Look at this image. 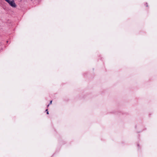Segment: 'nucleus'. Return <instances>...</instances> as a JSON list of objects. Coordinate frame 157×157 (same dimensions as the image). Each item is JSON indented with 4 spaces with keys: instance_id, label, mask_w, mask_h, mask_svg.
Returning a JSON list of instances; mask_svg holds the SVG:
<instances>
[{
    "instance_id": "1",
    "label": "nucleus",
    "mask_w": 157,
    "mask_h": 157,
    "mask_svg": "<svg viewBox=\"0 0 157 157\" xmlns=\"http://www.w3.org/2000/svg\"><path fill=\"white\" fill-rule=\"evenodd\" d=\"M5 1L9 3L11 6L14 8L16 7V5L14 0H5Z\"/></svg>"
},
{
    "instance_id": "2",
    "label": "nucleus",
    "mask_w": 157,
    "mask_h": 157,
    "mask_svg": "<svg viewBox=\"0 0 157 157\" xmlns=\"http://www.w3.org/2000/svg\"><path fill=\"white\" fill-rule=\"evenodd\" d=\"M52 101H50V103L49 104H52Z\"/></svg>"
},
{
    "instance_id": "3",
    "label": "nucleus",
    "mask_w": 157,
    "mask_h": 157,
    "mask_svg": "<svg viewBox=\"0 0 157 157\" xmlns=\"http://www.w3.org/2000/svg\"><path fill=\"white\" fill-rule=\"evenodd\" d=\"M47 114H48V112H47Z\"/></svg>"
}]
</instances>
